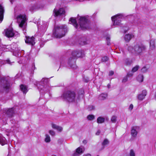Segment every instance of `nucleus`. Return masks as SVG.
Segmentation results:
<instances>
[{
    "label": "nucleus",
    "mask_w": 156,
    "mask_h": 156,
    "mask_svg": "<svg viewBox=\"0 0 156 156\" xmlns=\"http://www.w3.org/2000/svg\"><path fill=\"white\" fill-rule=\"evenodd\" d=\"M49 133H50V134L51 136H54L55 134V132L54 131L52 130H49Z\"/></svg>",
    "instance_id": "38"
},
{
    "label": "nucleus",
    "mask_w": 156,
    "mask_h": 156,
    "mask_svg": "<svg viewBox=\"0 0 156 156\" xmlns=\"http://www.w3.org/2000/svg\"><path fill=\"white\" fill-rule=\"evenodd\" d=\"M61 98L69 102H75L79 99L78 96L77 97L75 92L71 90L64 92L62 95Z\"/></svg>",
    "instance_id": "6"
},
{
    "label": "nucleus",
    "mask_w": 156,
    "mask_h": 156,
    "mask_svg": "<svg viewBox=\"0 0 156 156\" xmlns=\"http://www.w3.org/2000/svg\"><path fill=\"white\" fill-rule=\"evenodd\" d=\"M109 142L107 139H105L101 143L102 149L104 148L105 146L109 144Z\"/></svg>",
    "instance_id": "19"
},
{
    "label": "nucleus",
    "mask_w": 156,
    "mask_h": 156,
    "mask_svg": "<svg viewBox=\"0 0 156 156\" xmlns=\"http://www.w3.org/2000/svg\"><path fill=\"white\" fill-rule=\"evenodd\" d=\"M110 37L109 36H107L106 38V40L107 41V44L108 45H110Z\"/></svg>",
    "instance_id": "35"
},
{
    "label": "nucleus",
    "mask_w": 156,
    "mask_h": 156,
    "mask_svg": "<svg viewBox=\"0 0 156 156\" xmlns=\"http://www.w3.org/2000/svg\"><path fill=\"white\" fill-rule=\"evenodd\" d=\"M20 88L24 94H26L28 91L27 87L23 85L22 84L20 85Z\"/></svg>",
    "instance_id": "22"
},
{
    "label": "nucleus",
    "mask_w": 156,
    "mask_h": 156,
    "mask_svg": "<svg viewBox=\"0 0 156 156\" xmlns=\"http://www.w3.org/2000/svg\"><path fill=\"white\" fill-rule=\"evenodd\" d=\"M86 81V82H88V81H87H87Z\"/></svg>",
    "instance_id": "55"
},
{
    "label": "nucleus",
    "mask_w": 156,
    "mask_h": 156,
    "mask_svg": "<svg viewBox=\"0 0 156 156\" xmlns=\"http://www.w3.org/2000/svg\"><path fill=\"white\" fill-rule=\"evenodd\" d=\"M69 21L73 23V26L77 29L84 30L88 28L89 24L87 19L85 16H80L78 20V23H77L76 19L72 18H70Z\"/></svg>",
    "instance_id": "1"
},
{
    "label": "nucleus",
    "mask_w": 156,
    "mask_h": 156,
    "mask_svg": "<svg viewBox=\"0 0 156 156\" xmlns=\"http://www.w3.org/2000/svg\"><path fill=\"white\" fill-rule=\"evenodd\" d=\"M10 2L12 4V1H10Z\"/></svg>",
    "instance_id": "53"
},
{
    "label": "nucleus",
    "mask_w": 156,
    "mask_h": 156,
    "mask_svg": "<svg viewBox=\"0 0 156 156\" xmlns=\"http://www.w3.org/2000/svg\"><path fill=\"white\" fill-rule=\"evenodd\" d=\"M155 42L154 40H151L150 41V49L151 50L154 49L155 48Z\"/></svg>",
    "instance_id": "23"
},
{
    "label": "nucleus",
    "mask_w": 156,
    "mask_h": 156,
    "mask_svg": "<svg viewBox=\"0 0 156 156\" xmlns=\"http://www.w3.org/2000/svg\"><path fill=\"white\" fill-rule=\"evenodd\" d=\"M146 45L141 42H137L133 46H129L128 50L136 55H141L146 50Z\"/></svg>",
    "instance_id": "2"
},
{
    "label": "nucleus",
    "mask_w": 156,
    "mask_h": 156,
    "mask_svg": "<svg viewBox=\"0 0 156 156\" xmlns=\"http://www.w3.org/2000/svg\"><path fill=\"white\" fill-rule=\"evenodd\" d=\"M45 141L47 143L51 141L50 137L49 136L48 134L45 135Z\"/></svg>",
    "instance_id": "31"
},
{
    "label": "nucleus",
    "mask_w": 156,
    "mask_h": 156,
    "mask_svg": "<svg viewBox=\"0 0 156 156\" xmlns=\"http://www.w3.org/2000/svg\"><path fill=\"white\" fill-rule=\"evenodd\" d=\"M132 37V35L130 34H128L125 35L124 39L126 41H129Z\"/></svg>",
    "instance_id": "24"
},
{
    "label": "nucleus",
    "mask_w": 156,
    "mask_h": 156,
    "mask_svg": "<svg viewBox=\"0 0 156 156\" xmlns=\"http://www.w3.org/2000/svg\"><path fill=\"white\" fill-rule=\"evenodd\" d=\"M67 31V28L66 25H58L55 26L53 34L55 37L61 38L65 35Z\"/></svg>",
    "instance_id": "5"
},
{
    "label": "nucleus",
    "mask_w": 156,
    "mask_h": 156,
    "mask_svg": "<svg viewBox=\"0 0 156 156\" xmlns=\"http://www.w3.org/2000/svg\"><path fill=\"white\" fill-rule=\"evenodd\" d=\"M97 156H99V155H97Z\"/></svg>",
    "instance_id": "57"
},
{
    "label": "nucleus",
    "mask_w": 156,
    "mask_h": 156,
    "mask_svg": "<svg viewBox=\"0 0 156 156\" xmlns=\"http://www.w3.org/2000/svg\"><path fill=\"white\" fill-rule=\"evenodd\" d=\"M20 75L19 74H17L16 76H15V77L16 78H17L18 77H19V76Z\"/></svg>",
    "instance_id": "49"
},
{
    "label": "nucleus",
    "mask_w": 156,
    "mask_h": 156,
    "mask_svg": "<svg viewBox=\"0 0 156 156\" xmlns=\"http://www.w3.org/2000/svg\"><path fill=\"white\" fill-rule=\"evenodd\" d=\"M125 16L122 14H119L112 17V20L114 22V25H119L121 24V19Z\"/></svg>",
    "instance_id": "9"
},
{
    "label": "nucleus",
    "mask_w": 156,
    "mask_h": 156,
    "mask_svg": "<svg viewBox=\"0 0 156 156\" xmlns=\"http://www.w3.org/2000/svg\"><path fill=\"white\" fill-rule=\"evenodd\" d=\"M114 74V72L113 71H110L109 72V76H112V75H113Z\"/></svg>",
    "instance_id": "43"
},
{
    "label": "nucleus",
    "mask_w": 156,
    "mask_h": 156,
    "mask_svg": "<svg viewBox=\"0 0 156 156\" xmlns=\"http://www.w3.org/2000/svg\"><path fill=\"white\" fill-rule=\"evenodd\" d=\"M107 96V94L102 93L99 95L98 98L100 100H104L106 98Z\"/></svg>",
    "instance_id": "26"
},
{
    "label": "nucleus",
    "mask_w": 156,
    "mask_h": 156,
    "mask_svg": "<svg viewBox=\"0 0 156 156\" xmlns=\"http://www.w3.org/2000/svg\"><path fill=\"white\" fill-rule=\"evenodd\" d=\"M147 69L145 67H143L141 69L142 72L144 73L146 72L147 71Z\"/></svg>",
    "instance_id": "39"
},
{
    "label": "nucleus",
    "mask_w": 156,
    "mask_h": 156,
    "mask_svg": "<svg viewBox=\"0 0 156 156\" xmlns=\"http://www.w3.org/2000/svg\"><path fill=\"white\" fill-rule=\"evenodd\" d=\"M6 62L8 63L10 65H11V62H10V61L9 59H8V60H6Z\"/></svg>",
    "instance_id": "47"
},
{
    "label": "nucleus",
    "mask_w": 156,
    "mask_h": 156,
    "mask_svg": "<svg viewBox=\"0 0 156 156\" xmlns=\"http://www.w3.org/2000/svg\"><path fill=\"white\" fill-rule=\"evenodd\" d=\"M138 128V127L136 126H134L131 128V134L132 137L135 138L136 136L138 133L137 130Z\"/></svg>",
    "instance_id": "14"
},
{
    "label": "nucleus",
    "mask_w": 156,
    "mask_h": 156,
    "mask_svg": "<svg viewBox=\"0 0 156 156\" xmlns=\"http://www.w3.org/2000/svg\"><path fill=\"white\" fill-rule=\"evenodd\" d=\"M7 141L5 138L3 137L2 135L0 134V144L4 145L7 144Z\"/></svg>",
    "instance_id": "18"
},
{
    "label": "nucleus",
    "mask_w": 156,
    "mask_h": 156,
    "mask_svg": "<svg viewBox=\"0 0 156 156\" xmlns=\"http://www.w3.org/2000/svg\"><path fill=\"white\" fill-rule=\"evenodd\" d=\"M109 60V58L107 56H104L103 57L101 60V62H105L108 61Z\"/></svg>",
    "instance_id": "30"
},
{
    "label": "nucleus",
    "mask_w": 156,
    "mask_h": 156,
    "mask_svg": "<svg viewBox=\"0 0 156 156\" xmlns=\"http://www.w3.org/2000/svg\"><path fill=\"white\" fill-rule=\"evenodd\" d=\"M52 127L53 128L57 130L59 132H61L63 128L62 127L55 124H53L52 125Z\"/></svg>",
    "instance_id": "21"
},
{
    "label": "nucleus",
    "mask_w": 156,
    "mask_h": 156,
    "mask_svg": "<svg viewBox=\"0 0 156 156\" xmlns=\"http://www.w3.org/2000/svg\"><path fill=\"white\" fill-rule=\"evenodd\" d=\"M83 156H91V155L90 154H87L83 155Z\"/></svg>",
    "instance_id": "48"
},
{
    "label": "nucleus",
    "mask_w": 156,
    "mask_h": 156,
    "mask_svg": "<svg viewBox=\"0 0 156 156\" xmlns=\"http://www.w3.org/2000/svg\"><path fill=\"white\" fill-rule=\"evenodd\" d=\"M147 94V91L146 90H143L141 94H139L137 96L139 100H143L145 98Z\"/></svg>",
    "instance_id": "16"
},
{
    "label": "nucleus",
    "mask_w": 156,
    "mask_h": 156,
    "mask_svg": "<svg viewBox=\"0 0 156 156\" xmlns=\"http://www.w3.org/2000/svg\"><path fill=\"white\" fill-rule=\"evenodd\" d=\"M84 1V0H80V1L82 2H83Z\"/></svg>",
    "instance_id": "52"
},
{
    "label": "nucleus",
    "mask_w": 156,
    "mask_h": 156,
    "mask_svg": "<svg viewBox=\"0 0 156 156\" xmlns=\"http://www.w3.org/2000/svg\"><path fill=\"white\" fill-rule=\"evenodd\" d=\"M0 87L1 89L6 91L10 87L9 82L5 77H1L0 80Z\"/></svg>",
    "instance_id": "8"
},
{
    "label": "nucleus",
    "mask_w": 156,
    "mask_h": 156,
    "mask_svg": "<svg viewBox=\"0 0 156 156\" xmlns=\"http://www.w3.org/2000/svg\"><path fill=\"white\" fill-rule=\"evenodd\" d=\"M80 44H85V43L84 42H83V43H80Z\"/></svg>",
    "instance_id": "51"
},
{
    "label": "nucleus",
    "mask_w": 156,
    "mask_h": 156,
    "mask_svg": "<svg viewBox=\"0 0 156 156\" xmlns=\"http://www.w3.org/2000/svg\"><path fill=\"white\" fill-rule=\"evenodd\" d=\"M95 108V107L92 105H89L87 108V109L89 111L94 110Z\"/></svg>",
    "instance_id": "32"
},
{
    "label": "nucleus",
    "mask_w": 156,
    "mask_h": 156,
    "mask_svg": "<svg viewBox=\"0 0 156 156\" xmlns=\"http://www.w3.org/2000/svg\"><path fill=\"white\" fill-rule=\"evenodd\" d=\"M133 104H130L129 107V110H130V111H131L133 109Z\"/></svg>",
    "instance_id": "41"
},
{
    "label": "nucleus",
    "mask_w": 156,
    "mask_h": 156,
    "mask_svg": "<svg viewBox=\"0 0 156 156\" xmlns=\"http://www.w3.org/2000/svg\"><path fill=\"white\" fill-rule=\"evenodd\" d=\"M5 36L8 37H12L18 34V32L14 31L12 29H7L5 30Z\"/></svg>",
    "instance_id": "10"
},
{
    "label": "nucleus",
    "mask_w": 156,
    "mask_h": 156,
    "mask_svg": "<svg viewBox=\"0 0 156 156\" xmlns=\"http://www.w3.org/2000/svg\"><path fill=\"white\" fill-rule=\"evenodd\" d=\"M16 19L19 27L22 29L23 33H24V30H26L25 29L26 28V21L27 20L26 15L25 14L19 15L17 16Z\"/></svg>",
    "instance_id": "7"
},
{
    "label": "nucleus",
    "mask_w": 156,
    "mask_h": 156,
    "mask_svg": "<svg viewBox=\"0 0 156 156\" xmlns=\"http://www.w3.org/2000/svg\"><path fill=\"white\" fill-rule=\"evenodd\" d=\"M65 11L64 9L61 8L58 9L55 8L53 10V15L55 16L65 15Z\"/></svg>",
    "instance_id": "11"
},
{
    "label": "nucleus",
    "mask_w": 156,
    "mask_h": 156,
    "mask_svg": "<svg viewBox=\"0 0 156 156\" xmlns=\"http://www.w3.org/2000/svg\"><path fill=\"white\" fill-rule=\"evenodd\" d=\"M108 88H110V85H109V84H108Z\"/></svg>",
    "instance_id": "50"
},
{
    "label": "nucleus",
    "mask_w": 156,
    "mask_h": 156,
    "mask_svg": "<svg viewBox=\"0 0 156 156\" xmlns=\"http://www.w3.org/2000/svg\"><path fill=\"white\" fill-rule=\"evenodd\" d=\"M100 133V130H98L96 133V135H99Z\"/></svg>",
    "instance_id": "46"
},
{
    "label": "nucleus",
    "mask_w": 156,
    "mask_h": 156,
    "mask_svg": "<svg viewBox=\"0 0 156 156\" xmlns=\"http://www.w3.org/2000/svg\"><path fill=\"white\" fill-rule=\"evenodd\" d=\"M26 38L25 42L26 44L31 46H33L35 44V38L33 36L30 37L26 36Z\"/></svg>",
    "instance_id": "12"
},
{
    "label": "nucleus",
    "mask_w": 156,
    "mask_h": 156,
    "mask_svg": "<svg viewBox=\"0 0 156 156\" xmlns=\"http://www.w3.org/2000/svg\"><path fill=\"white\" fill-rule=\"evenodd\" d=\"M128 80V79L127 76H126L122 80V81L123 82L125 83Z\"/></svg>",
    "instance_id": "40"
},
{
    "label": "nucleus",
    "mask_w": 156,
    "mask_h": 156,
    "mask_svg": "<svg viewBox=\"0 0 156 156\" xmlns=\"http://www.w3.org/2000/svg\"><path fill=\"white\" fill-rule=\"evenodd\" d=\"M132 63L131 60L126 58L124 59V64L126 66L130 65Z\"/></svg>",
    "instance_id": "27"
},
{
    "label": "nucleus",
    "mask_w": 156,
    "mask_h": 156,
    "mask_svg": "<svg viewBox=\"0 0 156 156\" xmlns=\"http://www.w3.org/2000/svg\"><path fill=\"white\" fill-rule=\"evenodd\" d=\"M87 119L90 121L93 120L95 119V116L92 115H88L87 117Z\"/></svg>",
    "instance_id": "29"
},
{
    "label": "nucleus",
    "mask_w": 156,
    "mask_h": 156,
    "mask_svg": "<svg viewBox=\"0 0 156 156\" xmlns=\"http://www.w3.org/2000/svg\"><path fill=\"white\" fill-rule=\"evenodd\" d=\"M34 84L37 86L41 93L44 94L49 91L50 87L48 84V79L43 78L40 82L36 81Z\"/></svg>",
    "instance_id": "4"
},
{
    "label": "nucleus",
    "mask_w": 156,
    "mask_h": 156,
    "mask_svg": "<svg viewBox=\"0 0 156 156\" xmlns=\"http://www.w3.org/2000/svg\"><path fill=\"white\" fill-rule=\"evenodd\" d=\"M5 112L8 117H12L14 114V108H11L6 109Z\"/></svg>",
    "instance_id": "13"
},
{
    "label": "nucleus",
    "mask_w": 156,
    "mask_h": 156,
    "mask_svg": "<svg viewBox=\"0 0 156 156\" xmlns=\"http://www.w3.org/2000/svg\"><path fill=\"white\" fill-rule=\"evenodd\" d=\"M48 94L49 95H50V94L49 93H48Z\"/></svg>",
    "instance_id": "56"
},
{
    "label": "nucleus",
    "mask_w": 156,
    "mask_h": 156,
    "mask_svg": "<svg viewBox=\"0 0 156 156\" xmlns=\"http://www.w3.org/2000/svg\"><path fill=\"white\" fill-rule=\"evenodd\" d=\"M17 45L16 44H14L11 45H8L6 46V48L9 49V50H12V51H16L18 50H20L18 48V47H16Z\"/></svg>",
    "instance_id": "15"
},
{
    "label": "nucleus",
    "mask_w": 156,
    "mask_h": 156,
    "mask_svg": "<svg viewBox=\"0 0 156 156\" xmlns=\"http://www.w3.org/2000/svg\"><path fill=\"white\" fill-rule=\"evenodd\" d=\"M83 143L84 144H86L87 143V140H84L83 141Z\"/></svg>",
    "instance_id": "44"
},
{
    "label": "nucleus",
    "mask_w": 156,
    "mask_h": 156,
    "mask_svg": "<svg viewBox=\"0 0 156 156\" xmlns=\"http://www.w3.org/2000/svg\"><path fill=\"white\" fill-rule=\"evenodd\" d=\"M76 153H75V154H74V155H75V156H76Z\"/></svg>",
    "instance_id": "54"
},
{
    "label": "nucleus",
    "mask_w": 156,
    "mask_h": 156,
    "mask_svg": "<svg viewBox=\"0 0 156 156\" xmlns=\"http://www.w3.org/2000/svg\"><path fill=\"white\" fill-rule=\"evenodd\" d=\"M133 75V73L132 72H129L127 74V76L129 77H130L131 76Z\"/></svg>",
    "instance_id": "42"
},
{
    "label": "nucleus",
    "mask_w": 156,
    "mask_h": 156,
    "mask_svg": "<svg viewBox=\"0 0 156 156\" xmlns=\"http://www.w3.org/2000/svg\"><path fill=\"white\" fill-rule=\"evenodd\" d=\"M84 150V148L82 147H79L76 150V152L78 154L83 153Z\"/></svg>",
    "instance_id": "25"
},
{
    "label": "nucleus",
    "mask_w": 156,
    "mask_h": 156,
    "mask_svg": "<svg viewBox=\"0 0 156 156\" xmlns=\"http://www.w3.org/2000/svg\"><path fill=\"white\" fill-rule=\"evenodd\" d=\"M72 55L73 57L69 59L68 64L72 69H76L77 68L75 64L76 58L83 57L84 55V51L82 50L75 51L72 52Z\"/></svg>",
    "instance_id": "3"
},
{
    "label": "nucleus",
    "mask_w": 156,
    "mask_h": 156,
    "mask_svg": "<svg viewBox=\"0 0 156 156\" xmlns=\"http://www.w3.org/2000/svg\"><path fill=\"white\" fill-rule=\"evenodd\" d=\"M44 5L43 4H41V5L38 4L37 5V9H42L44 7Z\"/></svg>",
    "instance_id": "37"
},
{
    "label": "nucleus",
    "mask_w": 156,
    "mask_h": 156,
    "mask_svg": "<svg viewBox=\"0 0 156 156\" xmlns=\"http://www.w3.org/2000/svg\"><path fill=\"white\" fill-rule=\"evenodd\" d=\"M144 79V77L143 75L141 74H140L138 75L137 79V80L140 82H141L143 81Z\"/></svg>",
    "instance_id": "28"
},
{
    "label": "nucleus",
    "mask_w": 156,
    "mask_h": 156,
    "mask_svg": "<svg viewBox=\"0 0 156 156\" xmlns=\"http://www.w3.org/2000/svg\"><path fill=\"white\" fill-rule=\"evenodd\" d=\"M4 12V7L2 5H0V21L1 23L3 19V15Z\"/></svg>",
    "instance_id": "17"
},
{
    "label": "nucleus",
    "mask_w": 156,
    "mask_h": 156,
    "mask_svg": "<svg viewBox=\"0 0 156 156\" xmlns=\"http://www.w3.org/2000/svg\"><path fill=\"white\" fill-rule=\"evenodd\" d=\"M105 122V118L104 117L100 116L98 118L97 122L98 124L103 123Z\"/></svg>",
    "instance_id": "20"
},
{
    "label": "nucleus",
    "mask_w": 156,
    "mask_h": 156,
    "mask_svg": "<svg viewBox=\"0 0 156 156\" xmlns=\"http://www.w3.org/2000/svg\"><path fill=\"white\" fill-rule=\"evenodd\" d=\"M123 30H124V32L125 33H126V31L128 30V29L126 27H125L123 28Z\"/></svg>",
    "instance_id": "45"
},
{
    "label": "nucleus",
    "mask_w": 156,
    "mask_h": 156,
    "mask_svg": "<svg viewBox=\"0 0 156 156\" xmlns=\"http://www.w3.org/2000/svg\"><path fill=\"white\" fill-rule=\"evenodd\" d=\"M129 155L130 156H135V153L133 150L131 149L130 150Z\"/></svg>",
    "instance_id": "36"
},
{
    "label": "nucleus",
    "mask_w": 156,
    "mask_h": 156,
    "mask_svg": "<svg viewBox=\"0 0 156 156\" xmlns=\"http://www.w3.org/2000/svg\"><path fill=\"white\" fill-rule=\"evenodd\" d=\"M139 67L138 66H136L135 67H134L132 69V72L133 73L136 72L138 69Z\"/></svg>",
    "instance_id": "34"
},
{
    "label": "nucleus",
    "mask_w": 156,
    "mask_h": 156,
    "mask_svg": "<svg viewBox=\"0 0 156 156\" xmlns=\"http://www.w3.org/2000/svg\"><path fill=\"white\" fill-rule=\"evenodd\" d=\"M117 117L115 116H113L111 118V121L113 123H115L117 121Z\"/></svg>",
    "instance_id": "33"
}]
</instances>
